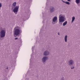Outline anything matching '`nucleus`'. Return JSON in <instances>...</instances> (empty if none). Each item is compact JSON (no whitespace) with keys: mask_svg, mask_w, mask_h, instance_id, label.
<instances>
[{"mask_svg":"<svg viewBox=\"0 0 80 80\" xmlns=\"http://www.w3.org/2000/svg\"><path fill=\"white\" fill-rule=\"evenodd\" d=\"M8 67H7V68H6V69H8Z\"/></svg>","mask_w":80,"mask_h":80,"instance_id":"25","label":"nucleus"},{"mask_svg":"<svg viewBox=\"0 0 80 80\" xmlns=\"http://www.w3.org/2000/svg\"><path fill=\"white\" fill-rule=\"evenodd\" d=\"M48 57L47 56H44L42 59V61L43 63H45V62H47V60H48Z\"/></svg>","mask_w":80,"mask_h":80,"instance_id":"5","label":"nucleus"},{"mask_svg":"<svg viewBox=\"0 0 80 80\" xmlns=\"http://www.w3.org/2000/svg\"><path fill=\"white\" fill-rule=\"evenodd\" d=\"M33 48H34L32 47V50H33Z\"/></svg>","mask_w":80,"mask_h":80,"instance_id":"24","label":"nucleus"},{"mask_svg":"<svg viewBox=\"0 0 80 80\" xmlns=\"http://www.w3.org/2000/svg\"><path fill=\"white\" fill-rule=\"evenodd\" d=\"M59 21L60 22H64L65 20V18L64 16H62L61 15H59Z\"/></svg>","mask_w":80,"mask_h":80,"instance_id":"3","label":"nucleus"},{"mask_svg":"<svg viewBox=\"0 0 80 80\" xmlns=\"http://www.w3.org/2000/svg\"><path fill=\"white\" fill-rule=\"evenodd\" d=\"M75 68V67H72L71 68V69H74V68Z\"/></svg>","mask_w":80,"mask_h":80,"instance_id":"19","label":"nucleus"},{"mask_svg":"<svg viewBox=\"0 0 80 80\" xmlns=\"http://www.w3.org/2000/svg\"><path fill=\"white\" fill-rule=\"evenodd\" d=\"M67 1L68 2H70V1H71V0H67Z\"/></svg>","mask_w":80,"mask_h":80,"instance_id":"23","label":"nucleus"},{"mask_svg":"<svg viewBox=\"0 0 80 80\" xmlns=\"http://www.w3.org/2000/svg\"><path fill=\"white\" fill-rule=\"evenodd\" d=\"M49 55H50V52L47 50L44 51L43 53V55L44 56L47 57V56H48Z\"/></svg>","mask_w":80,"mask_h":80,"instance_id":"6","label":"nucleus"},{"mask_svg":"<svg viewBox=\"0 0 80 80\" xmlns=\"http://www.w3.org/2000/svg\"><path fill=\"white\" fill-rule=\"evenodd\" d=\"M75 17H73L72 18V23L73 22L74 20H75Z\"/></svg>","mask_w":80,"mask_h":80,"instance_id":"12","label":"nucleus"},{"mask_svg":"<svg viewBox=\"0 0 80 80\" xmlns=\"http://www.w3.org/2000/svg\"><path fill=\"white\" fill-rule=\"evenodd\" d=\"M76 2L77 4L79 3L80 2V0H76Z\"/></svg>","mask_w":80,"mask_h":80,"instance_id":"15","label":"nucleus"},{"mask_svg":"<svg viewBox=\"0 0 80 80\" xmlns=\"http://www.w3.org/2000/svg\"><path fill=\"white\" fill-rule=\"evenodd\" d=\"M15 37H16V36H15Z\"/></svg>","mask_w":80,"mask_h":80,"instance_id":"26","label":"nucleus"},{"mask_svg":"<svg viewBox=\"0 0 80 80\" xmlns=\"http://www.w3.org/2000/svg\"><path fill=\"white\" fill-rule=\"evenodd\" d=\"M2 3H0V8H1V7H2Z\"/></svg>","mask_w":80,"mask_h":80,"instance_id":"18","label":"nucleus"},{"mask_svg":"<svg viewBox=\"0 0 80 80\" xmlns=\"http://www.w3.org/2000/svg\"><path fill=\"white\" fill-rule=\"evenodd\" d=\"M67 21H65V22H64L63 24V26H65V25H67Z\"/></svg>","mask_w":80,"mask_h":80,"instance_id":"14","label":"nucleus"},{"mask_svg":"<svg viewBox=\"0 0 80 80\" xmlns=\"http://www.w3.org/2000/svg\"><path fill=\"white\" fill-rule=\"evenodd\" d=\"M6 31L4 28L2 27L0 28V39L2 40V38H3L5 37Z\"/></svg>","mask_w":80,"mask_h":80,"instance_id":"1","label":"nucleus"},{"mask_svg":"<svg viewBox=\"0 0 80 80\" xmlns=\"http://www.w3.org/2000/svg\"><path fill=\"white\" fill-rule=\"evenodd\" d=\"M62 2H63V3H66V4H67V5H70V2H65L64 1H63V0H62Z\"/></svg>","mask_w":80,"mask_h":80,"instance_id":"11","label":"nucleus"},{"mask_svg":"<svg viewBox=\"0 0 80 80\" xmlns=\"http://www.w3.org/2000/svg\"><path fill=\"white\" fill-rule=\"evenodd\" d=\"M18 38H15L14 40H17L18 39Z\"/></svg>","mask_w":80,"mask_h":80,"instance_id":"21","label":"nucleus"},{"mask_svg":"<svg viewBox=\"0 0 80 80\" xmlns=\"http://www.w3.org/2000/svg\"><path fill=\"white\" fill-rule=\"evenodd\" d=\"M79 80H80V79Z\"/></svg>","mask_w":80,"mask_h":80,"instance_id":"27","label":"nucleus"},{"mask_svg":"<svg viewBox=\"0 0 80 80\" xmlns=\"http://www.w3.org/2000/svg\"><path fill=\"white\" fill-rule=\"evenodd\" d=\"M52 23L53 25L55 24L54 23H53V22H55V23H57V17H55L53 18V19H52Z\"/></svg>","mask_w":80,"mask_h":80,"instance_id":"7","label":"nucleus"},{"mask_svg":"<svg viewBox=\"0 0 80 80\" xmlns=\"http://www.w3.org/2000/svg\"><path fill=\"white\" fill-rule=\"evenodd\" d=\"M18 8H19V6L15 7L13 10V12L16 15L18 13Z\"/></svg>","mask_w":80,"mask_h":80,"instance_id":"4","label":"nucleus"},{"mask_svg":"<svg viewBox=\"0 0 80 80\" xmlns=\"http://www.w3.org/2000/svg\"><path fill=\"white\" fill-rule=\"evenodd\" d=\"M16 29H20V28L18 26H17L16 27H15L14 30H16Z\"/></svg>","mask_w":80,"mask_h":80,"instance_id":"13","label":"nucleus"},{"mask_svg":"<svg viewBox=\"0 0 80 80\" xmlns=\"http://www.w3.org/2000/svg\"><path fill=\"white\" fill-rule=\"evenodd\" d=\"M68 63L70 66H71L74 63V61L72 60H69Z\"/></svg>","mask_w":80,"mask_h":80,"instance_id":"8","label":"nucleus"},{"mask_svg":"<svg viewBox=\"0 0 80 80\" xmlns=\"http://www.w3.org/2000/svg\"><path fill=\"white\" fill-rule=\"evenodd\" d=\"M58 35H60V32H58Z\"/></svg>","mask_w":80,"mask_h":80,"instance_id":"22","label":"nucleus"},{"mask_svg":"<svg viewBox=\"0 0 80 80\" xmlns=\"http://www.w3.org/2000/svg\"><path fill=\"white\" fill-rule=\"evenodd\" d=\"M50 10L51 12H53L55 10V8L53 7H52L50 8Z\"/></svg>","mask_w":80,"mask_h":80,"instance_id":"9","label":"nucleus"},{"mask_svg":"<svg viewBox=\"0 0 80 80\" xmlns=\"http://www.w3.org/2000/svg\"><path fill=\"white\" fill-rule=\"evenodd\" d=\"M65 79H64V77H62L61 79V80H64Z\"/></svg>","mask_w":80,"mask_h":80,"instance_id":"20","label":"nucleus"},{"mask_svg":"<svg viewBox=\"0 0 80 80\" xmlns=\"http://www.w3.org/2000/svg\"><path fill=\"white\" fill-rule=\"evenodd\" d=\"M16 4L17 3L16 2H15L12 4V5H13V7H15V6H16Z\"/></svg>","mask_w":80,"mask_h":80,"instance_id":"16","label":"nucleus"},{"mask_svg":"<svg viewBox=\"0 0 80 80\" xmlns=\"http://www.w3.org/2000/svg\"><path fill=\"white\" fill-rule=\"evenodd\" d=\"M67 37H68V36L67 35H66L64 37V40L65 42H67Z\"/></svg>","mask_w":80,"mask_h":80,"instance_id":"10","label":"nucleus"},{"mask_svg":"<svg viewBox=\"0 0 80 80\" xmlns=\"http://www.w3.org/2000/svg\"><path fill=\"white\" fill-rule=\"evenodd\" d=\"M13 35L14 36L15 35H18L20 34V32H22V30H20L19 29H14Z\"/></svg>","mask_w":80,"mask_h":80,"instance_id":"2","label":"nucleus"},{"mask_svg":"<svg viewBox=\"0 0 80 80\" xmlns=\"http://www.w3.org/2000/svg\"><path fill=\"white\" fill-rule=\"evenodd\" d=\"M62 22H60V21H59V23L60 25H62V23H61Z\"/></svg>","mask_w":80,"mask_h":80,"instance_id":"17","label":"nucleus"}]
</instances>
